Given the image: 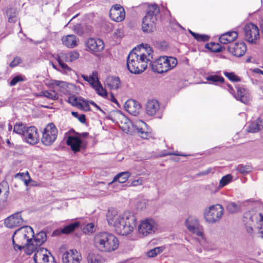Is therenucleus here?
<instances>
[{
    "label": "nucleus",
    "mask_w": 263,
    "mask_h": 263,
    "mask_svg": "<svg viewBox=\"0 0 263 263\" xmlns=\"http://www.w3.org/2000/svg\"><path fill=\"white\" fill-rule=\"evenodd\" d=\"M108 224L113 227L118 234L127 235L132 233L137 225V218L129 211L119 213L116 210L109 209L106 215Z\"/></svg>",
    "instance_id": "1"
},
{
    "label": "nucleus",
    "mask_w": 263,
    "mask_h": 263,
    "mask_svg": "<svg viewBox=\"0 0 263 263\" xmlns=\"http://www.w3.org/2000/svg\"><path fill=\"white\" fill-rule=\"evenodd\" d=\"M152 48L146 45L140 50L136 48L132 50L127 58V67L129 71L137 74L142 72L147 67L149 62L153 60Z\"/></svg>",
    "instance_id": "2"
},
{
    "label": "nucleus",
    "mask_w": 263,
    "mask_h": 263,
    "mask_svg": "<svg viewBox=\"0 0 263 263\" xmlns=\"http://www.w3.org/2000/svg\"><path fill=\"white\" fill-rule=\"evenodd\" d=\"M34 236L33 229L30 226H24L16 230L12 236V243L15 251L21 250L25 247L28 255L31 254L36 248L31 239Z\"/></svg>",
    "instance_id": "3"
},
{
    "label": "nucleus",
    "mask_w": 263,
    "mask_h": 263,
    "mask_svg": "<svg viewBox=\"0 0 263 263\" xmlns=\"http://www.w3.org/2000/svg\"><path fill=\"white\" fill-rule=\"evenodd\" d=\"M93 243L95 248L101 252H111L117 250L119 246L118 238L106 231L96 233L93 238Z\"/></svg>",
    "instance_id": "4"
},
{
    "label": "nucleus",
    "mask_w": 263,
    "mask_h": 263,
    "mask_svg": "<svg viewBox=\"0 0 263 263\" xmlns=\"http://www.w3.org/2000/svg\"><path fill=\"white\" fill-rule=\"evenodd\" d=\"M176 58L172 57L163 56L156 59L154 61L151 60L149 65L152 70L157 73H163L174 68L177 64Z\"/></svg>",
    "instance_id": "5"
},
{
    "label": "nucleus",
    "mask_w": 263,
    "mask_h": 263,
    "mask_svg": "<svg viewBox=\"0 0 263 263\" xmlns=\"http://www.w3.org/2000/svg\"><path fill=\"white\" fill-rule=\"evenodd\" d=\"M224 214V209L222 205L217 204L209 207L204 212L205 220L209 223L218 222Z\"/></svg>",
    "instance_id": "6"
},
{
    "label": "nucleus",
    "mask_w": 263,
    "mask_h": 263,
    "mask_svg": "<svg viewBox=\"0 0 263 263\" xmlns=\"http://www.w3.org/2000/svg\"><path fill=\"white\" fill-rule=\"evenodd\" d=\"M157 228V223L154 219L146 218L140 222L138 226V232L142 236H147L154 234Z\"/></svg>",
    "instance_id": "7"
},
{
    "label": "nucleus",
    "mask_w": 263,
    "mask_h": 263,
    "mask_svg": "<svg viewBox=\"0 0 263 263\" xmlns=\"http://www.w3.org/2000/svg\"><path fill=\"white\" fill-rule=\"evenodd\" d=\"M33 256L35 263H55L54 258L47 249L43 247H39L36 250Z\"/></svg>",
    "instance_id": "8"
},
{
    "label": "nucleus",
    "mask_w": 263,
    "mask_h": 263,
    "mask_svg": "<svg viewBox=\"0 0 263 263\" xmlns=\"http://www.w3.org/2000/svg\"><path fill=\"white\" fill-rule=\"evenodd\" d=\"M244 32L245 39L249 43H256L259 37V29L253 23L247 24L244 27Z\"/></svg>",
    "instance_id": "9"
},
{
    "label": "nucleus",
    "mask_w": 263,
    "mask_h": 263,
    "mask_svg": "<svg viewBox=\"0 0 263 263\" xmlns=\"http://www.w3.org/2000/svg\"><path fill=\"white\" fill-rule=\"evenodd\" d=\"M26 223L22 216L21 212H17L11 215L6 218L4 221L5 226L8 228L20 227Z\"/></svg>",
    "instance_id": "10"
},
{
    "label": "nucleus",
    "mask_w": 263,
    "mask_h": 263,
    "mask_svg": "<svg viewBox=\"0 0 263 263\" xmlns=\"http://www.w3.org/2000/svg\"><path fill=\"white\" fill-rule=\"evenodd\" d=\"M185 226L189 231L198 236H202L203 230L199 225L198 220L195 217L190 216L185 221Z\"/></svg>",
    "instance_id": "11"
},
{
    "label": "nucleus",
    "mask_w": 263,
    "mask_h": 263,
    "mask_svg": "<svg viewBox=\"0 0 263 263\" xmlns=\"http://www.w3.org/2000/svg\"><path fill=\"white\" fill-rule=\"evenodd\" d=\"M109 15L111 19L114 21L120 22L125 18V11L123 7L120 5H114L110 10Z\"/></svg>",
    "instance_id": "12"
},
{
    "label": "nucleus",
    "mask_w": 263,
    "mask_h": 263,
    "mask_svg": "<svg viewBox=\"0 0 263 263\" xmlns=\"http://www.w3.org/2000/svg\"><path fill=\"white\" fill-rule=\"evenodd\" d=\"M81 260V254L75 249L68 250L62 255L63 263H80Z\"/></svg>",
    "instance_id": "13"
},
{
    "label": "nucleus",
    "mask_w": 263,
    "mask_h": 263,
    "mask_svg": "<svg viewBox=\"0 0 263 263\" xmlns=\"http://www.w3.org/2000/svg\"><path fill=\"white\" fill-rule=\"evenodd\" d=\"M66 143L70 146L74 153L79 152L81 149H84L86 146V143L77 137L69 136Z\"/></svg>",
    "instance_id": "14"
},
{
    "label": "nucleus",
    "mask_w": 263,
    "mask_h": 263,
    "mask_svg": "<svg viewBox=\"0 0 263 263\" xmlns=\"http://www.w3.org/2000/svg\"><path fill=\"white\" fill-rule=\"evenodd\" d=\"M86 47L92 52H101L104 48V43L100 39L89 38L86 43Z\"/></svg>",
    "instance_id": "15"
},
{
    "label": "nucleus",
    "mask_w": 263,
    "mask_h": 263,
    "mask_svg": "<svg viewBox=\"0 0 263 263\" xmlns=\"http://www.w3.org/2000/svg\"><path fill=\"white\" fill-rule=\"evenodd\" d=\"M228 50L233 55L240 57L244 55L247 50L246 44L243 43L231 44L228 47Z\"/></svg>",
    "instance_id": "16"
},
{
    "label": "nucleus",
    "mask_w": 263,
    "mask_h": 263,
    "mask_svg": "<svg viewBox=\"0 0 263 263\" xmlns=\"http://www.w3.org/2000/svg\"><path fill=\"white\" fill-rule=\"evenodd\" d=\"M157 19L153 17L147 18L144 16L142 23V29L144 32L151 33L155 31L156 29V22Z\"/></svg>",
    "instance_id": "17"
},
{
    "label": "nucleus",
    "mask_w": 263,
    "mask_h": 263,
    "mask_svg": "<svg viewBox=\"0 0 263 263\" xmlns=\"http://www.w3.org/2000/svg\"><path fill=\"white\" fill-rule=\"evenodd\" d=\"M125 109L131 115L137 116L141 110L140 105L134 100H127L124 105Z\"/></svg>",
    "instance_id": "18"
},
{
    "label": "nucleus",
    "mask_w": 263,
    "mask_h": 263,
    "mask_svg": "<svg viewBox=\"0 0 263 263\" xmlns=\"http://www.w3.org/2000/svg\"><path fill=\"white\" fill-rule=\"evenodd\" d=\"M33 237V239H31V241L34 243V247L36 248L34 249L35 251L36 250L39 249V247H41V246L46 241L47 236L45 232L41 231L35 235H34Z\"/></svg>",
    "instance_id": "19"
},
{
    "label": "nucleus",
    "mask_w": 263,
    "mask_h": 263,
    "mask_svg": "<svg viewBox=\"0 0 263 263\" xmlns=\"http://www.w3.org/2000/svg\"><path fill=\"white\" fill-rule=\"evenodd\" d=\"M238 36V33L236 31L228 32L222 34L219 38V41L221 44H227L233 42Z\"/></svg>",
    "instance_id": "20"
},
{
    "label": "nucleus",
    "mask_w": 263,
    "mask_h": 263,
    "mask_svg": "<svg viewBox=\"0 0 263 263\" xmlns=\"http://www.w3.org/2000/svg\"><path fill=\"white\" fill-rule=\"evenodd\" d=\"M159 102L156 100H149L146 105V111L147 115L152 116L155 115L159 109Z\"/></svg>",
    "instance_id": "21"
},
{
    "label": "nucleus",
    "mask_w": 263,
    "mask_h": 263,
    "mask_svg": "<svg viewBox=\"0 0 263 263\" xmlns=\"http://www.w3.org/2000/svg\"><path fill=\"white\" fill-rule=\"evenodd\" d=\"M64 45L68 48H73L77 45L79 40L73 34H69L63 37L62 39Z\"/></svg>",
    "instance_id": "22"
},
{
    "label": "nucleus",
    "mask_w": 263,
    "mask_h": 263,
    "mask_svg": "<svg viewBox=\"0 0 263 263\" xmlns=\"http://www.w3.org/2000/svg\"><path fill=\"white\" fill-rule=\"evenodd\" d=\"M160 13V8L156 4L149 5L147 7L146 13L145 16L147 18L153 17L157 19V16Z\"/></svg>",
    "instance_id": "23"
},
{
    "label": "nucleus",
    "mask_w": 263,
    "mask_h": 263,
    "mask_svg": "<svg viewBox=\"0 0 263 263\" xmlns=\"http://www.w3.org/2000/svg\"><path fill=\"white\" fill-rule=\"evenodd\" d=\"M22 137L30 144H35L39 140L38 133H23Z\"/></svg>",
    "instance_id": "24"
},
{
    "label": "nucleus",
    "mask_w": 263,
    "mask_h": 263,
    "mask_svg": "<svg viewBox=\"0 0 263 263\" xmlns=\"http://www.w3.org/2000/svg\"><path fill=\"white\" fill-rule=\"evenodd\" d=\"M130 175L131 173L127 171L120 173L114 177L112 181L109 182L108 185H110L116 181L120 183H124L127 180Z\"/></svg>",
    "instance_id": "25"
},
{
    "label": "nucleus",
    "mask_w": 263,
    "mask_h": 263,
    "mask_svg": "<svg viewBox=\"0 0 263 263\" xmlns=\"http://www.w3.org/2000/svg\"><path fill=\"white\" fill-rule=\"evenodd\" d=\"M263 130V119L258 118L255 121L251 122L247 132H259Z\"/></svg>",
    "instance_id": "26"
},
{
    "label": "nucleus",
    "mask_w": 263,
    "mask_h": 263,
    "mask_svg": "<svg viewBox=\"0 0 263 263\" xmlns=\"http://www.w3.org/2000/svg\"><path fill=\"white\" fill-rule=\"evenodd\" d=\"M57 135L55 133H42V137L41 139L42 143L45 145L51 144L56 139Z\"/></svg>",
    "instance_id": "27"
},
{
    "label": "nucleus",
    "mask_w": 263,
    "mask_h": 263,
    "mask_svg": "<svg viewBox=\"0 0 263 263\" xmlns=\"http://www.w3.org/2000/svg\"><path fill=\"white\" fill-rule=\"evenodd\" d=\"M106 85L111 89H117L120 85V80L118 77H108L106 80Z\"/></svg>",
    "instance_id": "28"
},
{
    "label": "nucleus",
    "mask_w": 263,
    "mask_h": 263,
    "mask_svg": "<svg viewBox=\"0 0 263 263\" xmlns=\"http://www.w3.org/2000/svg\"><path fill=\"white\" fill-rule=\"evenodd\" d=\"M237 95H234L235 98L238 101L243 102V103H247L248 102V98L246 93V90L244 88L240 87H237Z\"/></svg>",
    "instance_id": "29"
},
{
    "label": "nucleus",
    "mask_w": 263,
    "mask_h": 263,
    "mask_svg": "<svg viewBox=\"0 0 263 263\" xmlns=\"http://www.w3.org/2000/svg\"><path fill=\"white\" fill-rule=\"evenodd\" d=\"M13 132H37V128L35 126L26 127L22 123H16L14 125Z\"/></svg>",
    "instance_id": "30"
},
{
    "label": "nucleus",
    "mask_w": 263,
    "mask_h": 263,
    "mask_svg": "<svg viewBox=\"0 0 263 263\" xmlns=\"http://www.w3.org/2000/svg\"><path fill=\"white\" fill-rule=\"evenodd\" d=\"M85 102V100L82 97H77L74 95L69 97L68 102L72 106L79 107H82V104L80 102Z\"/></svg>",
    "instance_id": "31"
},
{
    "label": "nucleus",
    "mask_w": 263,
    "mask_h": 263,
    "mask_svg": "<svg viewBox=\"0 0 263 263\" xmlns=\"http://www.w3.org/2000/svg\"><path fill=\"white\" fill-rule=\"evenodd\" d=\"M104 261V258L99 254L89 253L88 255V263H103Z\"/></svg>",
    "instance_id": "32"
},
{
    "label": "nucleus",
    "mask_w": 263,
    "mask_h": 263,
    "mask_svg": "<svg viewBox=\"0 0 263 263\" xmlns=\"http://www.w3.org/2000/svg\"><path fill=\"white\" fill-rule=\"evenodd\" d=\"M91 86L95 89L97 93L99 96L102 97L107 96V91L104 88H103L98 79H97L94 83V85Z\"/></svg>",
    "instance_id": "33"
},
{
    "label": "nucleus",
    "mask_w": 263,
    "mask_h": 263,
    "mask_svg": "<svg viewBox=\"0 0 263 263\" xmlns=\"http://www.w3.org/2000/svg\"><path fill=\"white\" fill-rule=\"evenodd\" d=\"M14 177L22 179L24 182V184L26 186H28L29 183L32 181L28 172H26L25 173H18L15 175Z\"/></svg>",
    "instance_id": "34"
},
{
    "label": "nucleus",
    "mask_w": 263,
    "mask_h": 263,
    "mask_svg": "<svg viewBox=\"0 0 263 263\" xmlns=\"http://www.w3.org/2000/svg\"><path fill=\"white\" fill-rule=\"evenodd\" d=\"M40 96L46 97L48 99L53 100H56L59 98L58 94L55 91L52 90L43 91Z\"/></svg>",
    "instance_id": "35"
},
{
    "label": "nucleus",
    "mask_w": 263,
    "mask_h": 263,
    "mask_svg": "<svg viewBox=\"0 0 263 263\" xmlns=\"http://www.w3.org/2000/svg\"><path fill=\"white\" fill-rule=\"evenodd\" d=\"M206 80L209 81V84H216L217 83L220 82L222 83L224 82V79L223 77L218 75H210L206 77Z\"/></svg>",
    "instance_id": "36"
},
{
    "label": "nucleus",
    "mask_w": 263,
    "mask_h": 263,
    "mask_svg": "<svg viewBox=\"0 0 263 263\" xmlns=\"http://www.w3.org/2000/svg\"><path fill=\"white\" fill-rule=\"evenodd\" d=\"M240 209V204L239 203L229 202L227 205V210L230 213L238 212Z\"/></svg>",
    "instance_id": "37"
},
{
    "label": "nucleus",
    "mask_w": 263,
    "mask_h": 263,
    "mask_svg": "<svg viewBox=\"0 0 263 263\" xmlns=\"http://www.w3.org/2000/svg\"><path fill=\"white\" fill-rule=\"evenodd\" d=\"M253 217L250 216L249 213H246L243 217V221L248 223V224L246 226L247 231L250 234H252L253 231L251 223L250 222L253 221Z\"/></svg>",
    "instance_id": "38"
},
{
    "label": "nucleus",
    "mask_w": 263,
    "mask_h": 263,
    "mask_svg": "<svg viewBox=\"0 0 263 263\" xmlns=\"http://www.w3.org/2000/svg\"><path fill=\"white\" fill-rule=\"evenodd\" d=\"M205 48L214 52H219L222 51V47L218 43L211 42L205 46Z\"/></svg>",
    "instance_id": "39"
},
{
    "label": "nucleus",
    "mask_w": 263,
    "mask_h": 263,
    "mask_svg": "<svg viewBox=\"0 0 263 263\" xmlns=\"http://www.w3.org/2000/svg\"><path fill=\"white\" fill-rule=\"evenodd\" d=\"M79 226L80 223L79 222H75L65 227L61 232L63 234H69L78 228Z\"/></svg>",
    "instance_id": "40"
},
{
    "label": "nucleus",
    "mask_w": 263,
    "mask_h": 263,
    "mask_svg": "<svg viewBox=\"0 0 263 263\" xmlns=\"http://www.w3.org/2000/svg\"><path fill=\"white\" fill-rule=\"evenodd\" d=\"M6 15L8 18V22L13 23L16 21V12L15 9L10 8L6 11Z\"/></svg>",
    "instance_id": "41"
},
{
    "label": "nucleus",
    "mask_w": 263,
    "mask_h": 263,
    "mask_svg": "<svg viewBox=\"0 0 263 263\" xmlns=\"http://www.w3.org/2000/svg\"><path fill=\"white\" fill-rule=\"evenodd\" d=\"M82 77L83 79L88 82L91 86L94 85V83L96 82L98 78V74L97 72H93L92 75L88 77L85 74H82Z\"/></svg>",
    "instance_id": "42"
},
{
    "label": "nucleus",
    "mask_w": 263,
    "mask_h": 263,
    "mask_svg": "<svg viewBox=\"0 0 263 263\" xmlns=\"http://www.w3.org/2000/svg\"><path fill=\"white\" fill-rule=\"evenodd\" d=\"M232 179V176L230 174L223 176L219 181V187L221 188L226 186L231 181Z\"/></svg>",
    "instance_id": "43"
},
{
    "label": "nucleus",
    "mask_w": 263,
    "mask_h": 263,
    "mask_svg": "<svg viewBox=\"0 0 263 263\" xmlns=\"http://www.w3.org/2000/svg\"><path fill=\"white\" fill-rule=\"evenodd\" d=\"M163 250L162 247H156L148 251L147 255L149 257H154L161 253Z\"/></svg>",
    "instance_id": "44"
},
{
    "label": "nucleus",
    "mask_w": 263,
    "mask_h": 263,
    "mask_svg": "<svg viewBox=\"0 0 263 263\" xmlns=\"http://www.w3.org/2000/svg\"><path fill=\"white\" fill-rule=\"evenodd\" d=\"M55 59L57 60L58 62H70L68 52H61L58 54L55 57Z\"/></svg>",
    "instance_id": "45"
},
{
    "label": "nucleus",
    "mask_w": 263,
    "mask_h": 263,
    "mask_svg": "<svg viewBox=\"0 0 263 263\" xmlns=\"http://www.w3.org/2000/svg\"><path fill=\"white\" fill-rule=\"evenodd\" d=\"M236 170L242 174H247L251 171V167L249 165H239L236 167Z\"/></svg>",
    "instance_id": "46"
},
{
    "label": "nucleus",
    "mask_w": 263,
    "mask_h": 263,
    "mask_svg": "<svg viewBox=\"0 0 263 263\" xmlns=\"http://www.w3.org/2000/svg\"><path fill=\"white\" fill-rule=\"evenodd\" d=\"M224 76L232 82H239L240 79L234 72H224Z\"/></svg>",
    "instance_id": "47"
},
{
    "label": "nucleus",
    "mask_w": 263,
    "mask_h": 263,
    "mask_svg": "<svg viewBox=\"0 0 263 263\" xmlns=\"http://www.w3.org/2000/svg\"><path fill=\"white\" fill-rule=\"evenodd\" d=\"M71 114L73 117L78 118V120L80 121V122H81V123H84L85 122L86 117H85V115H84V114L79 115L78 114V112H74V111H72Z\"/></svg>",
    "instance_id": "48"
},
{
    "label": "nucleus",
    "mask_w": 263,
    "mask_h": 263,
    "mask_svg": "<svg viewBox=\"0 0 263 263\" xmlns=\"http://www.w3.org/2000/svg\"><path fill=\"white\" fill-rule=\"evenodd\" d=\"M94 231V224L90 223L87 224L84 228L83 232L85 233H91Z\"/></svg>",
    "instance_id": "49"
},
{
    "label": "nucleus",
    "mask_w": 263,
    "mask_h": 263,
    "mask_svg": "<svg viewBox=\"0 0 263 263\" xmlns=\"http://www.w3.org/2000/svg\"><path fill=\"white\" fill-rule=\"evenodd\" d=\"M210 37L205 34H197L195 39L198 42H206L209 41Z\"/></svg>",
    "instance_id": "50"
},
{
    "label": "nucleus",
    "mask_w": 263,
    "mask_h": 263,
    "mask_svg": "<svg viewBox=\"0 0 263 263\" xmlns=\"http://www.w3.org/2000/svg\"><path fill=\"white\" fill-rule=\"evenodd\" d=\"M22 62L21 58L16 57L14 58L13 61L9 64V66L11 68H13L17 66L19 64Z\"/></svg>",
    "instance_id": "51"
},
{
    "label": "nucleus",
    "mask_w": 263,
    "mask_h": 263,
    "mask_svg": "<svg viewBox=\"0 0 263 263\" xmlns=\"http://www.w3.org/2000/svg\"><path fill=\"white\" fill-rule=\"evenodd\" d=\"M68 54L70 62L78 59L80 55L79 53L77 51L69 52H68Z\"/></svg>",
    "instance_id": "52"
},
{
    "label": "nucleus",
    "mask_w": 263,
    "mask_h": 263,
    "mask_svg": "<svg viewBox=\"0 0 263 263\" xmlns=\"http://www.w3.org/2000/svg\"><path fill=\"white\" fill-rule=\"evenodd\" d=\"M59 65L60 66L62 70V72H67L71 71V68H70L65 62H58Z\"/></svg>",
    "instance_id": "53"
},
{
    "label": "nucleus",
    "mask_w": 263,
    "mask_h": 263,
    "mask_svg": "<svg viewBox=\"0 0 263 263\" xmlns=\"http://www.w3.org/2000/svg\"><path fill=\"white\" fill-rule=\"evenodd\" d=\"M23 79L20 76H16L14 77L10 81V85L13 86L15 85L17 83L23 81Z\"/></svg>",
    "instance_id": "54"
},
{
    "label": "nucleus",
    "mask_w": 263,
    "mask_h": 263,
    "mask_svg": "<svg viewBox=\"0 0 263 263\" xmlns=\"http://www.w3.org/2000/svg\"><path fill=\"white\" fill-rule=\"evenodd\" d=\"M50 84L52 85H55L57 86H60L61 87H64L65 84V83L63 81L52 80L50 81Z\"/></svg>",
    "instance_id": "55"
},
{
    "label": "nucleus",
    "mask_w": 263,
    "mask_h": 263,
    "mask_svg": "<svg viewBox=\"0 0 263 263\" xmlns=\"http://www.w3.org/2000/svg\"><path fill=\"white\" fill-rule=\"evenodd\" d=\"M8 188L7 182L5 180H3L0 183V194L3 191L8 192L7 190Z\"/></svg>",
    "instance_id": "56"
},
{
    "label": "nucleus",
    "mask_w": 263,
    "mask_h": 263,
    "mask_svg": "<svg viewBox=\"0 0 263 263\" xmlns=\"http://www.w3.org/2000/svg\"><path fill=\"white\" fill-rule=\"evenodd\" d=\"M56 129L54 124L52 123H49L45 127L43 132H54Z\"/></svg>",
    "instance_id": "57"
},
{
    "label": "nucleus",
    "mask_w": 263,
    "mask_h": 263,
    "mask_svg": "<svg viewBox=\"0 0 263 263\" xmlns=\"http://www.w3.org/2000/svg\"><path fill=\"white\" fill-rule=\"evenodd\" d=\"M156 46L162 50H165L167 47V43L165 42H157L156 43Z\"/></svg>",
    "instance_id": "58"
},
{
    "label": "nucleus",
    "mask_w": 263,
    "mask_h": 263,
    "mask_svg": "<svg viewBox=\"0 0 263 263\" xmlns=\"http://www.w3.org/2000/svg\"><path fill=\"white\" fill-rule=\"evenodd\" d=\"M167 155H175V156H183V157H186L187 156L186 155H183L181 153H179L177 152H174V153H171V152L165 153L162 154L160 156L161 157H164V156H167Z\"/></svg>",
    "instance_id": "59"
},
{
    "label": "nucleus",
    "mask_w": 263,
    "mask_h": 263,
    "mask_svg": "<svg viewBox=\"0 0 263 263\" xmlns=\"http://www.w3.org/2000/svg\"><path fill=\"white\" fill-rule=\"evenodd\" d=\"M143 183V180L142 178H139L132 181L131 185L134 186L142 185Z\"/></svg>",
    "instance_id": "60"
},
{
    "label": "nucleus",
    "mask_w": 263,
    "mask_h": 263,
    "mask_svg": "<svg viewBox=\"0 0 263 263\" xmlns=\"http://www.w3.org/2000/svg\"><path fill=\"white\" fill-rule=\"evenodd\" d=\"M138 126L140 127V128L138 129V132H143L145 130L144 127H146V124L143 121H140L138 122Z\"/></svg>",
    "instance_id": "61"
},
{
    "label": "nucleus",
    "mask_w": 263,
    "mask_h": 263,
    "mask_svg": "<svg viewBox=\"0 0 263 263\" xmlns=\"http://www.w3.org/2000/svg\"><path fill=\"white\" fill-rule=\"evenodd\" d=\"M213 171V169L211 167H210L208 169H206L205 171H202L198 174V176H203V175H206L212 172Z\"/></svg>",
    "instance_id": "62"
},
{
    "label": "nucleus",
    "mask_w": 263,
    "mask_h": 263,
    "mask_svg": "<svg viewBox=\"0 0 263 263\" xmlns=\"http://www.w3.org/2000/svg\"><path fill=\"white\" fill-rule=\"evenodd\" d=\"M84 103V105L82 104V107H80L81 108H83L86 111H89L90 110V107L88 103L89 101L85 100V102H83Z\"/></svg>",
    "instance_id": "63"
},
{
    "label": "nucleus",
    "mask_w": 263,
    "mask_h": 263,
    "mask_svg": "<svg viewBox=\"0 0 263 263\" xmlns=\"http://www.w3.org/2000/svg\"><path fill=\"white\" fill-rule=\"evenodd\" d=\"M74 31L76 33H77L78 34L80 35H82L83 34V31L81 27L79 25L75 26Z\"/></svg>",
    "instance_id": "64"
}]
</instances>
